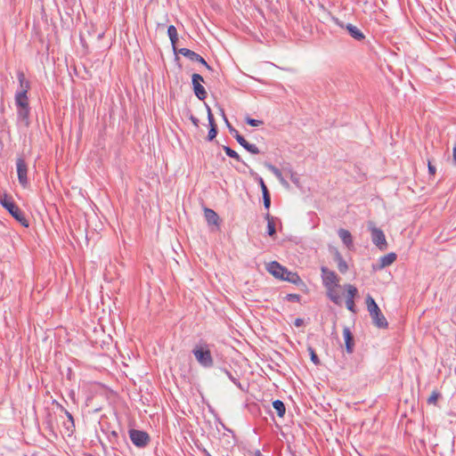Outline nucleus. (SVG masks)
Wrapping results in <instances>:
<instances>
[{
	"label": "nucleus",
	"mask_w": 456,
	"mask_h": 456,
	"mask_svg": "<svg viewBox=\"0 0 456 456\" xmlns=\"http://www.w3.org/2000/svg\"><path fill=\"white\" fill-rule=\"evenodd\" d=\"M366 305L368 312L371 317L372 323L379 329H387L388 327V322L381 313L374 298L370 295L366 297Z\"/></svg>",
	"instance_id": "obj_1"
},
{
	"label": "nucleus",
	"mask_w": 456,
	"mask_h": 456,
	"mask_svg": "<svg viewBox=\"0 0 456 456\" xmlns=\"http://www.w3.org/2000/svg\"><path fill=\"white\" fill-rule=\"evenodd\" d=\"M192 354L197 362L203 368L208 369L213 367L214 359L207 343H200L192 349Z\"/></svg>",
	"instance_id": "obj_2"
},
{
	"label": "nucleus",
	"mask_w": 456,
	"mask_h": 456,
	"mask_svg": "<svg viewBox=\"0 0 456 456\" xmlns=\"http://www.w3.org/2000/svg\"><path fill=\"white\" fill-rule=\"evenodd\" d=\"M0 203L22 226L28 227V221L25 217L24 212L15 204L12 198L4 195L0 200Z\"/></svg>",
	"instance_id": "obj_3"
},
{
	"label": "nucleus",
	"mask_w": 456,
	"mask_h": 456,
	"mask_svg": "<svg viewBox=\"0 0 456 456\" xmlns=\"http://www.w3.org/2000/svg\"><path fill=\"white\" fill-rule=\"evenodd\" d=\"M128 433L132 443L138 448L146 447L151 441L150 436L145 431L131 428Z\"/></svg>",
	"instance_id": "obj_4"
},
{
	"label": "nucleus",
	"mask_w": 456,
	"mask_h": 456,
	"mask_svg": "<svg viewBox=\"0 0 456 456\" xmlns=\"http://www.w3.org/2000/svg\"><path fill=\"white\" fill-rule=\"evenodd\" d=\"M321 272L322 284L326 289H330V287H338L340 279L334 271L330 270L326 266H322Z\"/></svg>",
	"instance_id": "obj_5"
},
{
	"label": "nucleus",
	"mask_w": 456,
	"mask_h": 456,
	"mask_svg": "<svg viewBox=\"0 0 456 456\" xmlns=\"http://www.w3.org/2000/svg\"><path fill=\"white\" fill-rule=\"evenodd\" d=\"M369 228L371 233V240L373 244L376 245L380 250L387 249V242L383 231L373 226L371 223L370 224Z\"/></svg>",
	"instance_id": "obj_6"
},
{
	"label": "nucleus",
	"mask_w": 456,
	"mask_h": 456,
	"mask_svg": "<svg viewBox=\"0 0 456 456\" xmlns=\"http://www.w3.org/2000/svg\"><path fill=\"white\" fill-rule=\"evenodd\" d=\"M204 82V78L200 74H193L191 77V83L193 87V92L196 97L200 100L204 101L207 98V91L205 90L204 86L201 85V83Z\"/></svg>",
	"instance_id": "obj_7"
},
{
	"label": "nucleus",
	"mask_w": 456,
	"mask_h": 456,
	"mask_svg": "<svg viewBox=\"0 0 456 456\" xmlns=\"http://www.w3.org/2000/svg\"><path fill=\"white\" fill-rule=\"evenodd\" d=\"M16 168L18 180L23 188H26L28 184V165L23 158H18L16 160Z\"/></svg>",
	"instance_id": "obj_8"
},
{
	"label": "nucleus",
	"mask_w": 456,
	"mask_h": 456,
	"mask_svg": "<svg viewBox=\"0 0 456 456\" xmlns=\"http://www.w3.org/2000/svg\"><path fill=\"white\" fill-rule=\"evenodd\" d=\"M178 53L188 58L191 61L199 62V63L204 65L208 70H212L211 66H209L208 64V62L205 61V59L202 56H200L199 53H197L188 48H180L178 50Z\"/></svg>",
	"instance_id": "obj_9"
},
{
	"label": "nucleus",
	"mask_w": 456,
	"mask_h": 456,
	"mask_svg": "<svg viewBox=\"0 0 456 456\" xmlns=\"http://www.w3.org/2000/svg\"><path fill=\"white\" fill-rule=\"evenodd\" d=\"M336 23L342 28H346L348 31L349 35L354 39H355L357 41H362L365 38L364 34L356 26H354L351 23H347L346 25H344L343 22H340L338 19H336Z\"/></svg>",
	"instance_id": "obj_10"
},
{
	"label": "nucleus",
	"mask_w": 456,
	"mask_h": 456,
	"mask_svg": "<svg viewBox=\"0 0 456 456\" xmlns=\"http://www.w3.org/2000/svg\"><path fill=\"white\" fill-rule=\"evenodd\" d=\"M266 270L276 279L282 280L284 279L287 268L277 261H273L267 265Z\"/></svg>",
	"instance_id": "obj_11"
},
{
	"label": "nucleus",
	"mask_w": 456,
	"mask_h": 456,
	"mask_svg": "<svg viewBox=\"0 0 456 456\" xmlns=\"http://www.w3.org/2000/svg\"><path fill=\"white\" fill-rule=\"evenodd\" d=\"M204 216L208 225H213L216 230L220 228V218L218 215L211 208H204Z\"/></svg>",
	"instance_id": "obj_12"
},
{
	"label": "nucleus",
	"mask_w": 456,
	"mask_h": 456,
	"mask_svg": "<svg viewBox=\"0 0 456 456\" xmlns=\"http://www.w3.org/2000/svg\"><path fill=\"white\" fill-rule=\"evenodd\" d=\"M30 107L17 109V119L22 126L28 127L30 125Z\"/></svg>",
	"instance_id": "obj_13"
},
{
	"label": "nucleus",
	"mask_w": 456,
	"mask_h": 456,
	"mask_svg": "<svg viewBox=\"0 0 456 456\" xmlns=\"http://www.w3.org/2000/svg\"><path fill=\"white\" fill-rule=\"evenodd\" d=\"M396 260L395 253H388L383 256H381L379 260V264L377 266H373L374 270H381L390 265H392Z\"/></svg>",
	"instance_id": "obj_14"
},
{
	"label": "nucleus",
	"mask_w": 456,
	"mask_h": 456,
	"mask_svg": "<svg viewBox=\"0 0 456 456\" xmlns=\"http://www.w3.org/2000/svg\"><path fill=\"white\" fill-rule=\"evenodd\" d=\"M343 336L346 343V350L348 354H352L354 348V339L348 327L343 329Z\"/></svg>",
	"instance_id": "obj_15"
},
{
	"label": "nucleus",
	"mask_w": 456,
	"mask_h": 456,
	"mask_svg": "<svg viewBox=\"0 0 456 456\" xmlns=\"http://www.w3.org/2000/svg\"><path fill=\"white\" fill-rule=\"evenodd\" d=\"M17 78L19 81L20 88L16 93H24V94H28V90L30 89V82L26 79L23 71H18Z\"/></svg>",
	"instance_id": "obj_16"
},
{
	"label": "nucleus",
	"mask_w": 456,
	"mask_h": 456,
	"mask_svg": "<svg viewBox=\"0 0 456 456\" xmlns=\"http://www.w3.org/2000/svg\"><path fill=\"white\" fill-rule=\"evenodd\" d=\"M167 35H168V37L170 39V42H171L174 53H177L178 50H179L176 47V44L178 42V34H177V29H176V28L174 25L168 26V28H167Z\"/></svg>",
	"instance_id": "obj_17"
},
{
	"label": "nucleus",
	"mask_w": 456,
	"mask_h": 456,
	"mask_svg": "<svg viewBox=\"0 0 456 456\" xmlns=\"http://www.w3.org/2000/svg\"><path fill=\"white\" fill-rule=\"evenodd\" d=\"M338 234L343 243L348 248H351L353 247V237L349 231L340 228L338 231Z\"/></svg>",
	"instance_id": "obj_18"
},
{
	"label": "nucleus",
	"mask_w": 456,
	"mask_h": 456,
	"mask_svg": "<svg viewBox=\"0 0 456 456\" xmlns=\"http://www.w3.org/2000/svg\"><path fill=\"white\" fill-rule=\"evenodd\" d=\"M14 101L17 109L29 107L28 94H24V93H16Z\"/></svg>",
	"instance_id": "obj_19"
},
{
	"label": "nucleus",
	"mask_w": 456,
	"mask_h": 456,
	"mask_svg": "<svg viewBox=\"0 0 456 456\" xmlns=\"http://www.w3.org/2000/svg\"><path fill=\"white\" fill-rule=\"evenodd\" d=\"M281 281H286L295 285L302 283L300 276L297 273L289 271L288 269L285 273L284 279Z\"/></svg>",
	"instance_id": "obj_20"
},
{
	"label": "nucleus",
	"mask_w": 456,
	"mask_h": 456,
	"mask_svg": "<svg viewBox=\"0 0 456 456\" xmlns=\"http://www.w3.org/2000/svg\"><path fill=\"white\" fill-rule=\"evenodd\" d=\"M273 407L276 411L277 415L281 418H282L285 415L286 412V407L282 401L281 400H274L273 402Z\"/></svg>",
	"instance_id": "obj_21"
},
{
	"label": "nucleus",
	"mask_w": 456,
	"mask_h": 456,
	"mask_svg": "<svg viewBox=\"0 0 456 456\" xmlns=\"http://www.w3.org/2000/svg\"><path fill=\"white\" fill-rule=\"evenodd\" d=\"M337 287H330V289H327V296L333 302L335 303L336 305H339L340 304V297L338 296V294L335 291V289Z\"/></svg>",
	"instance_id": "obj_22"
},
{
	"label": "nucleus",
	"mask_w": 456,
	"mask_h": 456,
	"mask_svg": "<svg viewBox=\"0 0 456 456\" xmlns=\"http://www.w3.org/2000/svg\"><path fill=\"white\" fill-rule=\"evenodd\" d=\"M262 195H263L264 207L265 209L269 210V208L271 207V195H270V192H269L267 187L264 188V191H262Z\"/></svg>",
	"instance_id": "obj_23"
},
{
	"label": "nucleus",
	"mask_w": 456,
	"mask_h": 456,
	"mask_svg": "<svg viewBox=\"0 0 456 456\" xmlns=\"http://www.w3.org/2000/svg\"><path fill=\"white\" fill-rule=\"evenodd\" d=\"M223 149L228 157L234 159L237 161H241L240 155L234 150L228 146H223Z\"/></svg>",
	"instance_id": "obj_24"
},
{
	"label": "nucleus",
	"mask_w": 456,
	"mask_h": 456,
	"mask_svg": "<svg viewBox=\"0 0 456 456\" xmlns=\"http://www.w3.org/2000/svg\"><path fill=\"white\" fill-rule=\"evenodd\" d=\"M346 289L347 290V297L346 298L354 299V297L358 294L357 289L351 284L346 285Z\"/></svg>",
	"instance_id": "obj_25"
},
{
	"label": "nucleus",
	"mask_w": 456,
	"mask_h": 456,
	"mask_svg": "<svg viewBox=\"0 0 456 456\" xmlns=\"http://www.w3.org/2000/svg\"><path fill=\"white\" fill-rule=\"evenodd\" d=\"M221 370L223 372H224L226 374V376L229 378V379L234 384L236 385L238 387L241 388V385H240V382L239 381V379L237 378H235L231 371H229L228 370L226 369H221Z\"/></svg>",
	"instance_id": "obj_26"
},
{
	"label": "nucleus",
	"mask_w": 456,
	"mask_h": 456,
	"mask_svg": "<svg viewBox=\"0 0 456 456\" xmlns=\"http://www.w3.org/2000/svg\"><path fill=\"white\" fill-rule=\"evenodd\" d=\"M265 167L270 170L276 177H278L279 175H281V172L279 168H277L275 166H273V164L269 163V162H265L264 163Z\"/></svg>",
	"instance_id": "obj_27"
},
{
	"label": "nucleus",
	"mask_w": 456,
	"mask_h": 456,
	"mask_svg": "<svg viewBox=\"0 0 456 456\" xmlns=\"http://www.w3.org/2000/svg\"><path fill=\"white\" fill-rule=\"evenodd\" d=\"M245 122L251 126H259L264 124L263 120L255 119L250 117H246Z\"/></svg>",
	"instance_id": "obj_28"
},
{
	"label": "nucleus",
	"mask_w": 456,
	"mask_h": 456,
	"mask_svg": "<svg viewBox=\"0 0 456 456\" xmlns=\"http://www.w3.org/2000/svg\"><path fill=\"white\" fill-rule=\"evenodd\" d=\"M276 233L275 224L273 220H270L267 224V234L270 237H273Z\"/></svg>",
	"instance_id": "obj_29"
},
{
	"label": "nucleus",
	"mask_w": 456,
	"mask_h": 456,
	"mask_svg": "<svg viewBox=\"0 0 456 456\" xmlns=\"http://www.w3.org/2000/svg\"><path fill=\"white\" fill-rule=\"evenodd\" d=\"M308 352H309V354H310V357H311V361L315 364V365H319L320 364V359L318 357V355L316 354L314 349L311 346L308 347Z\"/></svg>",
	"instance_id": "obj_30"
},
{
	"label": "nucleus",
	"mask_w": 456,
	"mask_h": 456,
	"mask_svg": "<svg viewBox=\"0 0 456 456\" xmlns=\"http://www.w3.org/2000/svg\"><path fill=\"white\" fill-rule=\"evenodd\" d=\"M439 397L440 394L436 391H433L431 395L428 399V403L436 404Z\"/></svg>",
	"instance_id": "obj_31"
},
{
	"label": "nucleus",
	"mask_w": 456,
	"mask_h": 456,
	"mask_svg": "<svg viewBox=\"0 0 456 456\" xmlns=\"http://www.w3.org/2000/svg\"><path fill=\"white\" fill-rule=\"evenodd\" d=\"M216 134H217V127H215L212 126V127H209L207 140L209 142L213 141L216 138Z\"/></svg>",
	"instance_id": "obj_32"
},
{
	"label": "nucleus",
	"mask_w": 456,
	"mask_h": 456,
	"mask_svg": "<svg viewBox=\"0 0 456 456\" xmlns=\"http://www.w3.org/2000/svg\"><path fill=\"white\" fill-rule=\"evenodd\" d=\"M346 308L352 312V313H355L356 312V309H355V304H354V299H351V298H346Z\"/></svg>",
	"instance_id": "obj_33"
},
{
	"label": "nucleus",
	"mask_w": 456,
	"mask_h": 456,
	"mask_svg": "<svg viewBox=\"0 0 456 456\" xmlns=\"http://www.w3.org/2000/svg\"><path fill=\"white\" fill-rule=\"evenodd\" d=\"M245 150L252 154H258L260 152L259 149L256 147V145L252 143H248Z\"/></svg>",
	"instance_id": "obj_34"
},
{
	"label": "nucleus",
	"mask_w": 456,
	"mask_h": 456,
	"mask_svg": "<svg viewBox=\"0 0 456 456\" xmlns=\"http://www.w3.org/2000/svg\"><path fill=\"white\" fill-rule=\"evenodd\" d=\"M235 139L244 149L247 147L248 142L241 134H235Z\"/></svg>",
	"instance_id": "obj_35"
},
{
	"label": "nucleus",
	"mask_w": 456,
	"mask_h": 456,
	"mask_svg": "<svg viewBox=\"0 0 456 456\" xmlns=\"http://www.w3.org/2000/svg\"><path fill=\"white\" fill-rule=\"evenodd\" d=\"M64 428L69 435H71L75 429V421H68L64 423Z\"/></svg>",
	"instance_id": "obj_36"
},
{
	"label": "nucleus",
	"mask_w": 456,
	"mask_h": 456,
	"mask_svg": "<svg viewBox=\"0 0 456 456\" xmlns=\"http://www.w3.org/2000/svg\"><path fill=\"white\" fill-rule=\"evenodd\" d=\"M338 269L341 273H346L348 270V265L346 262L344 260L338 264Z\"/></svg>",
	"instance_id": "obj_37"
},
{
	"label": "nucleus",
	"mask_w": 456,
	"mask_h": 456,
	"mask_svg": "<svg viewBox=\"0 0 456 456\" xmlns=\"http://www.w3.org/2000/svg\"><path fill=\"white\" fill-rule=\"evenodd\" d=\"M286 298L289 302H298L300 299V296L298 294H288Z\"/></svg>",
	"instance_id": "obj_38"
},
{
	"label": "nucleus",
	"mask_w": 456,
	"mask_h": 456,
	"mask_svg": "<svg viewBox=\"0 0 456 456\" xmlns=\"http://www.w3.org/2000/svg\"><path fill=\"white\" fill-rule=\"evenodd\" d=\"M220 110H221V114H222V116H223V118H224V122L226 123V126H227V127H228V129H229V132H230V131H231V128H234V127L230 124V122H229L228 118H226V115H225V113H224V109H221Z\"/></svg>",
	"instance_id": "obj_39"
},
{
	"label": "nucleus",
	"mask_w": 456,
	"mask_h": 456,
	"mask_svg": "<svg viewBox=\"0 0 456 456\" xmlns=\"http://www.w3.org/2000/svg\"><path fill=\"white\" fill-rule=\"evenodd\" d=\"M220 110H221V114H222V116H223V118H224V122L226 123V126H227V127H228V129H229V132H230V131H231V128H234V127L230 124V122H229L228 118H226V115H225V113H224V109H221Z\"/></svg>",
	"instance_id": "obj_40"
},
{
	"label": "nucleus",
	"mask_w": 456,
	"mask_h": 456,
	"mask_svg": "<svg viewBox=\"0 0 456 456\" xmlns=\"http://www.w3.org/2000/svg\"><path fill=\"white\" fill-rule=\"evenodd\" d=\"M66 378L69 380H73L75 378L74 371L72 370V369L70 367H69L67 370Z\"/></svg>",
	"instance_id": "obj_41"
},
{
	"label": "nucleus",
	"mask_w": 456,
	"mask_h": 456,
	"mask_svg": "<svg viewBox=\"0 0 456 456\" xmlns=\"http://www.w3.org/2000/svg\"><path fill=\"white\" fill-rule=\"evenodd\" d=\"M334 260L337 262V264H338L344 261V258L338 251H336L334 255Z\"/></svg>",
	"instance_id": "obj_42"
},
{
	"label": "nucleus",
	"mask_w": 456,
	"mask_h": 456,
	"mask_svg": "<svg viewBox=\"0 0 456 456\" xmlns=\"http://www.w3.org/2000/svg\"><path fill=\"white\" fill-rule=\"evenodd\" d=\"M428 173L432 175H434L436 174V167L433 166L430 162H428Z\"/></svg>",
	"instance_id": "obj_43"
},
{
	"label": "nucleus",
	"mask_w": 456,
	"mask_h": 456,
	"mask_svg": "<svg viewBox=\"0 0 456 456\" xmlns=\"http://www.w3.org/2000/svg\"><path fill=\"white\" fill-rule=\"evenodd\" d=\"M256 180H257V182H258V183H259V185H260V187H261V191H264V188H265V187H267V186L265 185V182H264V180H263V178H262V177L258 176V177L256 178Z\"/></svg>",
	"instance_id": "obj_44"
},
{
	"label": "nucleus",
	"mask_w": 456,
	"mask_h": 456,
	"mask_svg": "<svg viewBox=\"0 0 456 456\" xmlns=\"http://www.w3.org/2000/svg\"><path fill=\"white\" fill-rule=\"evenodd\" d=\"M304 324V320L301 318H297L294 322V325L296 327H301Z\"/></svg>",
	"instance_id": "obj_45"
},
{
	"label": "nucleus",
	"mask_w": 456,
	"mask_h": 456,
	"mask_svg": "<svg viewBox=\"0 0 456 456\" xmlns=\"http://www.w3.org/2000/svg\"><path fill=\"white\" fill-rule=\"evenodd\" d=\"M207 111H208V120H214V116L211 112V109L209 106L207 105Z\"/></svg>",
	"instance_id": "obj_46"
},
{
	"label": "nucleus",
	"mask_w": 456,
	"mask_h": 456,
	"mask_svg": "<svg viewBox=\"0 0 456 456\" xmlns=\"http://www.w3.org/2000/svg\"><path fill=\"white\" fill-rule=\"evenodd\" d=\"M69 396L73 403H76V393L74 390L69 392Z\"/></svg>",
	"instance_id": "obj_47"
},
{
	"label": "nucleus",
	"mask_w": 456,
	"mask_h": 456,
	"mask_svg": "<svg viewBox=\"0 0 456 456\" xmlns=\"http://www.w3.org/2000/svg\"><path fill=\"white\" fill-rule=\"evenodd\" d=\"M66 416H67V419H68V421H74V418L72 416V414L69 411H65V413H64Z\"/></svg>",
	"instance_id": "obj_48"
},
{
	"label": "nucleus",
	"mask_w": 456,
	"mask_h": 456,
	"mask_svg": "<svg viewBox=\"0 0 456 456\" xmlns=\"http://www.w3.org/2000/svg\"><path fill=\"white\" fill-rule=\"evenodd\" d=\"M283 185H289L288 182L284 179L282 174L277 177Z\"/></svg>",
	"instance_id": "obj_49"
},
{
	"label": "nucleus",
	"mask_w": 456,
	"mask_h": 456,
	"mask_svg": "<svg viewBox=\"0 0 456 456\" xmlns=\"http://www.w3.org/2000/svg\"><path fill=\"white\" fill-rule=\"evenodd\" d=\"M283 185H289L288 182L284 179L282 174L277 177Z\"/></svg>",
	"instance_id": "obj_50"
},
{
	"label": "nucleus",
	"mask_w": 456,
	"mask_h": 456,
	"mask_svg": "<svg viewBox=\"0 0 456 456\" xmlns=\"http://www.w3.org/2000/svg\"><path fill=\"white\" fill-rule=\"evenodd\" d=\"M283 185H289L288 182L284 179L282 174L277 177Z\"/></svg>",
	"instance_id": "obj_51"
},
{
	"label": "nucleus",
	"mask_w": 456,
	"mask_h": 456,
	"mask_svg": "<svg viewBox=\"0 0 456 456\" xmlns=\"http://www.w3.org/2000/svg\"><path fill=\"white\" fill-rule=\"evenodd\" d=\"M191 122L193 123V125H194V126H198V125H199V119H198L196 117H194V116H192V115H191Z\"/></svg>",
	"instance_id": "obj_52"
},
{
	"label": "nucleus",
	"mask_w": 456,
	"mask_h": 456,
	"mask_svg": "<svg viewBox=\"0 0 456 456\" xmlns=\"http://www.w3.org/2000/svg\"><path fill=\"white\" fill-rule=\"evenodd\" d=\"M112 437H113V438H115V439H117V438H118V433H117V431H112V432L110 433V441H111Z\"/></svg>",
	"instance_id": "obj_53"
},
{
	"label": "nucleus",
	"mask_w": 456,
	"mask_h": 456,
	"mask_svg": "<svg viewBox=\"0 0 456 456\" xmlns=\"http://www.w3.org/2000/svg\"><path fill=\"white\" fill-rule=\"evenodd\" d=\"M453 153H452V156H453V162L454 164L456 165V143L454 144L453 146Z\"/></svg>",
	"instance_id": "obj_54"
},
{
	"label": "nucleus",
	"mask_w": 456,
	"mask_h": 456,
	"mask_svg": "<svg viewBox=\"0 0 456 456\" xmlns=\"http://www.w3.org/2000/svg\"><path fill=\"white\" fill-rule=\"evenodd\" d=\"M231 134L233 135V137L235 138V134H240V133L238 132V130H236L235 128H231V131H230Z\"/></svg>",
	"instance_id": "obj_55"
},
{
	"label": "nucleus",
	"mask_w": 456,
	"mask_h": 456,
	"mask_svg": "<svg viewBox=\"0 0 456 456\" xmlns=\"http://www.w3.org/2000/svg\"><path fill=\"white\" fill-rule=\"evenodd\" d=\"M209 127L215 126L217 127L215 119L214 120H208Z\"/></svg>",
	"instance_id": "obj_56"
},
{
	"label": "nucleus",
	"mask_w": 456,
	"mask_h": 456,
	"mask_svg": "<svg viewBox=\"0 0 456 456\" xmlns=\"http://www.w3.org/2000/svg\"><path fill=\"white\" fill-rule=\"evenodd\" d=\"M57 407L62 411L65 413V411H67L61 404L60 403H57Z\"/></svg>",
	"instance_id": "obj_57"
},
{
	"label": "nucleus",
	"mask_w": 456,
	"mask_h": 456,
	"mask_svg": "<svg viewBox=\"0 0 456 456\" xmlns=\"http://www.w3.org/2000/svg\"><path fill=\"white\" fill-rule=\"evenodd\" d=\"M265 219L267 220V223L270 221V220H273V218L271 216V215L269 213H267L265 215Z\"/></svg>",
	"instance_id": "obj_58"
},
{
	"label": "nucleus",
	"mask_w": 456,
	"mask_h": 456,
	"mask_svg": "<svg viewBox=\"0 0 456 456\" xmlns=\"http://www.w3.org/2000/svg\"><path fill=\"white\" fill-rule=\"evenodd\" d=\"M254 456H263L262 453L260 452V451H256L254 454Z\"/></svg>",
	"instance_id": "obj_59"
}]
</instances>
